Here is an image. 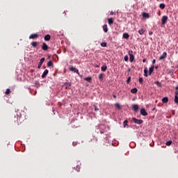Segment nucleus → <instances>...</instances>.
I'll return each instance as SVG.
<instances>
[{"label":"nucleus","mask_w":178,"mask_h":178,"mask_svg":"<svg viewBox=\"0 0 178 178\" xmlns=\"http://www.w3.org/2000/svg\"><path fill=\"white\" fill-rule=\"evenodd\" d=\"M168 19H169V17H168V16L163 15L161 18V25L165 26V24H166V23H168Z\"/></svg>","instance_id":"nucleus-1"},{"label":"nucleus","mask_w":178,"mask_h":178,"mask_svg":"<svg viewBox=\"0 0 178 178\" xmlns=\"http://www.w3.org/2000/svg\"><path fill=\"white\" fill-rule=\"evenodd\" d=\"M166 145L169 146V145H172V140H168L166 142Z\"/></svg>","instance_id":"nucleus-32"},{"label":"nucleus","mask_w":178,"mask_h":178,"mask_svg":"<svg viewBox=\"0 0 178 178\" xmlns=\"http://www.w3.org/2000/svg\"><path fill=\"white\" fill-rule=\"evenodd\" d=\"M84 80L86 81H88V83H90L91 81V80H92V79L91 78V76H88V77L84 78Z\"/></svg>","instance_id":"nucleus-24"},{"label":"nucleus","mask_w":178,"mask_h":178,"mask_svg":"<svg viewBox=\"0 0 178 178\" xmlns=\"http://www.w3.org/2000/svg\"><path fill=\"white\" fill-rule=\"evenodd\" d=\"M144 76L145 77H148V69L147 67L144 70Z\"/></svg>","instance_id":"nucleus-19"},{"label":"nucleus","mask_w":178,"mask_h":178,"mask_svg":"<svg viewBox=\"0 0 178 178\" xmlns=\"http://www.w3.org/2000/svg\"><path fill=\"white\" fill-rule=\"evenodd\" d=\"M47 67H54V63H52L51 60L48 61Z\"/></svg>","instance_id":"nucleus-22"},{"label":"nucleus","mask_w":178,"mask_h":178,"mask_svg":"<svg viewBox=\"0 0 178 178\" xmlns=\"http://www.w3.org/2000/svg\"><path fill=\"white\" fill-rule=\"evenodd\" d=\"M132 120L134 122L136 123V124H142V123H143V122H144L143 120H138L136 118H133Z\"/></svg>","instance_id":"nucleus-2"},{"label":"nucleus","mask_w":178,"mask_h":178,"mask_svg":"<svg viewBox=\"0 0 178 178\" xmlns=\"http://www.w3.org/2000/svg\"><path fill=\"white\" fill-rule=\"evenodd\" d=\"M154 84H156V86H158V87H161V83L159 81L154 82Z\"/></svg>","instance_id":"nucleus-34"},{"label":"nucleus","mask_w":178,"mask_h":178,"mask_svg":"<svg viewBox=\"0 0 178 178\" xmlns=\"http://www.w3.org/2000/svg\"><path fill=\"white\" fill-rule=\"evenodd\" d=\"M45 60V58H42L38 65V69H41V66H42V64L44 63Z\"/></svg>","instance_id":"nucleus-3"},{"label":"nucleus","mask_w":178,"mask_h":178,"mask_svg":"<svg viewBox=\"0 0 178 178\" xmlns=\"http://www.w3.org/2000/svg\"><path fill=\"white\" fill-rule=\"evenodd\" d=\"M153 33L152 31L149 32V35H152Z\"/></svg>","instance_id":"nucleus-45"},{"label":"nucleus","mask_w":178,"mask_h":178,"mask_svg":"<svg viewBox=\"0 0 178 178\" xmlns=\"http://www.w3.org/2000/svg\"><path fill=\"white\" fill-rule=\"evenodd\" d=\"M145 31L142 29H140V30L138 31V33H139V34H140V35H143V34H144Z\"/></svg>","instance_id":"nucleus-27"},{"label":"nucleus","mask_w":178,"mask_h":178,"mask_svg":"<svg viewBox=\"0 0 178 178\" xmlns=\"http://www.w3.org/2000/svg\"><path fill=\"white\" fill-rule=\"evenodd\" d=\"M44 41H49L51 40V35L47 34L44 38Z\"/></svg>","instance_id":"nucleus-15"},{"label":"nucleus","mask_w":178,"mask_h":178,"mask_svg":"<svg viewBox=\"0 0 178 178\" xmlns=\"http://www.w3.org/2000/svg\"><path fill=\"white\" fill-rule=\"evenodd\" d=\"M69 70L70 72H74V73H76L77 74H79V70H77V68H75L74 67H69Z\"/></svg>","instance_id":"nucleus-5"},{"label":"nucleus","mask_w":178,"mask_h":178,"mask_svg":"<svg viewBox=\"0 0 178 178\" xmlns=\"http://www.w3.org/2000/svg\"><path fill=\"white\" fill-rule=\"evenodd\" d=\"M65 87L66 89L69 88V87H70V86H72V83L70 82H66L64 84Z\"/></svg>","instance_id":"nucleus-17"},{"label":"nucleus","mask_w":178,"mask_h":178,"mask_svg":"<svg viewBox=\"0 0 178 178\" xmlns=\"http://www.w3.org/2000/svg\"><path fill=\"white\" fill-rule=\"evenodd\" d=\"M168 102H169V98H168V97H165L162 99L163 104H168Z\"/></svg>","instance_id":"nucleus-14"},{"label":"nucleus","mask_w":178,"mask_h":178,"mask_svg":"<svg viewBox=\"0 0 178 178\" xmlns=\"http://www.w3.org/2000/svg\"><path fill=\"white\" fill-rule=\"evenodd\" d=\"M166 56H168V54L166 53V51H164L162 55L159 57V60H162L163 59H165V58H166Z\"/></svg>","instance_id":"nucleus-8"},{"label":"nucleus","mask_w":178,"mask_h":178,"mask_svg":"<svg viewBox=\"0 0 178 178\" xmlns=\"http://www.w3.org/2000/svg\"><path fill=\"white\" fill-rule=\"evenodd\" d=\"M113 98H116V95H113Z\"/></svg>","instance_id":"nucleus-47"},{"label":"nucleus","mask_w":178,"mask_h":178,"mask_svg":"<svg viewBox=\"0 0 178 178\" xmlns=\"http://www.w3.org/2000/svg\"><path fill=\"white\" fill-rule=\"evenodd\" d=\"M129 60L130 62H133L134 60V56L133 55V51H129Z\"/></svg>","instance_id":"nucleus-4"},{"label":"nucleus","mask_w":178,"mask_h":178,"mask_svg":"<svg viewBox=\"0 0 178 178\" xmlns=\"http://www.w3.org/2000/svg\"><path fill=\"white\" fill-rule=\"evenodd\" d=\"M137 91H138V90H137V88H132L131 90V92L132 93V94H136V92H137Z\"/></svg>","instance_id":"nucleus-26"},{"label":"nucleus","mask_w":178,"mask_h":178,"mask_svg":"<svg viewBox=\"0 0 178 178\" xmlns=\"http://www.w3.org/2000/svg\"><path fill=\"white\" fill-rule=\"evenodd\" d=\"M72 145H74V147H76V145H77V142H73Z\"/></svg>","instance_id":"nucleus-42"},{"label":"nucleus","mask_w":178,"mask_h":178,"mask_svg":"<svg viewBox=\"0 0 178 178\" xmlns=\"http://www.w3.org/2000/svg\"><path fill=\"white\" fill-rule=\"evenodd\" d=\"M99 80H100V81H102V80H104V74H99Z\"/></svg>","instance_id":"nucleus-25"},{"label":"nucleus","mask_w":178,"mask_h":178,"mask_svg":"<svg viewBox=\"0 0 178 178\" xmlns=\"http://www.w3.org/2000/svg\"><path fill=\"white\" fill-rule=\"evenodd\" d=\"M159 8L161 9H165V3H160Z\"/></svg>","instance_id":"nucleus-28"},{"label":"nucleus","mask_w":178,"mask_h":178,"mask_svg":"<svg viewBox=\"0 0 178 178\" xmlns=\"http://www.w3.org/2000/svg\"><path fill=\"white\" fill-rule=\"evenodd\" d=\"M142 16L143 17H144L145 19H149V14L147 13H142Z\"/></svg>","instance_id":"nucleus-13"},{"label":"nucleus","mask_w":178,"mask_h":178,"mask_svg":"<svg viewBox=\"0 0 178 178\" xmlns=\"http://www.w3.org/2000/svg\"><path fill=\"white\" fill-rule=\"evenodd\" d=\"M14 122H17V123H19V118H16V117H15Z\"/></svg>","instance_id":"nucleus-41"},{"label":"nucleus","mask_w":178,"mask_h":178,"mask_svg":"<svg viewBox=\"0 0 178 178\" xmlns=\"http://www.w3.org/2000/svg\"><path fill=\"white\" fill-rule=\"evenodd\" d=\"M122 37H123V38H125V40H128V38L130 37V35H129V33H123Z\"/></svg>","instance_id":"nucleus-16"},{"label":"nucleus","mask_w":178,"mask_h":178,"mask_svg":"<svg viewBox=\"0 0 178 178\" xmlns=\"http://www.w3.org/2000/svg\"><path fill=\"white\" fill-rule=\"evenodd\" d=\"M101 47H103V48H105L106 47V42L101 43Z\"/></svg>","instance_id":"nucleus-33"},{"label":"nucleus","mask_w":178,"mask_h":178,"mask_svg":"<svg viewBox=\"0 0 178 178\" xmlns=\"http://www.w3.org/2000/svg\"><path fill=\"white\" fill-rule=\"evenodd\" d=\"M175 90H176V91H175V95H178V86H177L176 88H175Z\"/></svg>","instance_id":"nucleus-36"},{"label":"nucleus","mask_w":178,"mask_h":178,"mask_svg":"<svg viewBox=\"0 0 178 178\" xmlns=\"http://www.w3.org/2000/svg\"><path fill=\"white\" fill-rule=\"evenodd\" d=\"M110 15H111V16H113V11H111V12L110 13Z\"/></svg>","instance_id":"nucleus-46"},{"label":"nucleus","mask_w":178,"mask_h":178,"mask_svg":"<svg viewBox=\"0 0 178 178\" xmlns=\"http://www.w3.org/2000/svg\"><path fill=\"white\" fill-rule=\"evenodd\" d=\"M130 80H131V77L129 76V77L127 78V84H129V83H130Z\"/></svg>","instance_id":"nucleus-38"},{"label":"nucleus","mask_w":178,"mask_h":178,"mask_svg":"<svg viewBox=\"0 0 178 178\" xmlns=\"http://www.w3.org/2000/svg\"><path fill=\"white\" fill-rule=\"evenodd\" d=\"M132 110L134 111V112H137L138 111V105L137 104H133L132 105Z\"/></svg>","instance_id":"nucleus-11"},{"label":"nucleus","mask_w":178,"mask_h":178,"mask_svg":"<svg viewBox=\"0 0 178 178\" xmlns=\"http://www.w3.org/2000/svg\"><path fill=\"white\" fill-rule=\"evenodd\" d=\"M103 30H104V33H108V25L104 24L103 26Z\"/></svg>","instance_id":"nucleus-21"},{"label":"nucleus","mask_w":178,"mask_h":178,"mask_svg":"<svg viewBox=\"0 0 178 178\" xmlns=\"http://www.w3.org/2000/svg\"><path fill=\"white\" fill-rule=\"evenodd\" d=\"M108 24H110V26L113 24V18H108Z\"/></svg>","instance_id":"nucleus-20"},{"label":"nucleus","mask_w":178,"mask_h":178,"mask_svg":"<svg viewBox=\"0 0 178 178\" xmlns=\"http://www.w3.org/2000/svg\"><path fill=\"white\" fill-rule=\"evenodd\" d=\"M127 123H129V121H127V120L124 121V127H126V126H127Z\"/></svg>","instance_id":"nucleus-35"},{"label":"nucleus","mask_w":178,"mask_h":178,"mask_svg":"<svg viewBox=\"0 0 178 178\" xmlns=\"http://www.w3.org/2000/svg\"><path fill=\"white\" fill-rule=\"evenodd\" d=\"M101 69H102V72H106V69H108V67L106 66V65H104L102 66Z\"/></svg>","instance_id":"nucleus-23"},{"label":"nucleus","mask_w":178,"mask_h":178,"mask_svg":"<svg viewBox=\"0 0 178 178\" xmlns=\"http://www.w3.org/2000/svg\"><path fill=\"white\" fill-rule=\"evenodd\" d=\"M154 65H152L149 70V75L151 76V74H152V72H154Z\"/></svg>","instance_id":"nucleus-12"},{"label":"nucleus","mask_w":178,"mask_h":178,"mask_svg":"<svg viewBox=\"0 0 178 178\" xmlns=\"http://www.w3.org/2000/svg\"><path fill=\"white\" fill-rule=\"evenodd\" d=\"M94 107H95V111L96 112L98 111H99V108L97 106L94 105Z\"/></svg>","instance_id":"nucleus-40"},{"label":"nucleus","mask_w":178,"mask_h":178,"mask_svg":"<svg viewBox=\"0 0 178 178\" xmlns=\"http://www.w3.org/2000/svg\"><path fill=\"white\" fill-rule=\"evenodd\" d=\"M42 49L43 51H48V45H47V43H45V42L42 43Z\"/></svg>","instance_id":"nucleus-9"},{"label":"nucleus","mask_w":178,"mask_h":178,"mask_svg":"<svg viewBox=\"0 0 178 178\" xmlns=\"http://www.w3.org/2000/svg\"><path fill=\"white\" fill-rule=\"evenodd\" d=\"M174 102L175 104H178V97L177 95L175 96Z\"/></svg>","instance_id":"nucleus-30"},{"label":"nucleus","mask_w":178,"mask_h":178,"mask_svg":"<svg viewBox=\"0 0 178 178\" xmlns=\"http://www.w3.org/2000/svg\"><path fill=\"white\" fill-rule=\"evenodd\" d=\"M156 62V60H155V59H154L153 60H152V65H153V66H154V65H155V63Z\"/></svg>","instance_id":"nucleus-43"},{"label":"nucleus","mask_w":178,"mask_h":178,"mask_svg":"<svg viewBox=\"0 0 178 178\" xmlns=\"http://www.w3.org/2000/svg\"><path fill=\"white\" fill-rule=\"evenodd\" d=\"M125 62H127V60H129V56H125L124 58Z\"/></svg>","instance_id":"nucleus-39"},{"label":"nucleus","mask_w":178,"mask_h":178,"mask_svg":"<svg viewBox=\"0 0 178 178\" xmlns=\"http://www.w3.org/2000/svg\"><path fill=\"white\" fill-rule=\"evenodd\" d=\"M49 72V71L48 70H45L42 74V79H45Z\"/></svg>","instance_id":"nucleus-10"},{"label":"nucleus","mask_w":178,"mask_h":178,"mask_svg":"<svg viewBox=\"0 0 178 178\" xmlns=\"http://www.w3.org/2000/svg\"><path fill=\"white\" fill-rule=\"evenodd\" d=\"M96 67H99V66H98L97 65H96Z\"/></svg>","instance_id":"nucleus-48"},{"label":"nucleus","mask_w":178,"mask_h":178,"mask_svg":"<svg viewBox=\"0 0 178 178\" xmlns=\"http://www.w3.org/2000/svg\"><path fill=\"white\" fill-rule=\"evenodd\" d=\"M38 37V34L37 33H33L31 34L29 36V40H35Z\"/></svg>","instance_id":"nucleus-6"},{"label":"nucleus","mask_w":178,"mask_h":178,"mask_svg":"<svg viewBox=\"0 0 178 178\" xmlns=\"http://www.w3.org/2000/svg\"><path fill=\"white\" fill-rule=\"evenodd\" d=\"M138 81H139V83H140V84H143V78H142V77H140L139 79H138Z\"/></svg>","instance_id":"nucleus-37"},{"label":"nucleus","mask_w":178,"mask_h":178,"mask_svg":"<svg viewBox=\"0 0 178 178\" xmlns=\"http://www.w3.org/2000/svg\"><path fill=\"white\" fill-rule=\"evenodd\" d=\"M37 45H38V42H31V46L33 47V48H37Z\"/></svg>","instance_id":"nucleus-18"},{"label":"nucleus","mask_w":178,"mask_h":178,"mask_svg":"<svg viewBox=\"0 0 178 178\" xmlns=\"http://www.w3.org/2000/svg\"><path fill=\"white\" fill-rule=\"evenodd\" d=\"M10 89H9V88H7L6 89V92H5V94L6 95H8V94H10Z\"/></svg>","instance_id":"nucleus-29"},{"label":"nucleus","mask_w":178,"mask_h":178,"mask_svg":"<svg viewBox=\"0 0 178 178\" xmlns=\"http://www.w3.org/2000/svg\"><path fill=\"white\" fill-rule=\"evenodd\" d=\"M143 63H145V62H147V58H144V59L143 60Z\"/></svg>","instance_id":"nucleus-44"},{"label":"nucleus","mask_w":178,"mask_h":178,"mask_svg":"<svg viewBox=\"0 0 178 178\" xmlns=\"http://www.w3.org/2000/svg\"><path fill=\"white\" fill-rule=\"evenodd\" d=\"M115 108H117V109H120V104H119V103H116L115 104Z\"/></svg>","instance_id":"nucleus-31"},{"label":"nucleus","mask_w":178,"mask_h":178,"mask_svg":"<svg viewBox=\"0 0 178 178\" xmlns=\"http://www.w3.org/2000/svg\"><path fill=\"white\" fill-rule=\"evenodd\" d=\"M140 115H142V116H147L148 113H147V111H145V108H141L140 109Z\"/></svg>","instance_id":"nucleus-7"}]
</instances>
